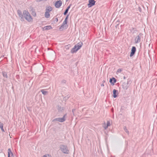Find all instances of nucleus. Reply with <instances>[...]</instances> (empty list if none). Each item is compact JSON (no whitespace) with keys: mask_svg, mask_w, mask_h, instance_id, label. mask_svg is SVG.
Listing matches in <instances>:
<instances>
[{"mask_svg":"<svg viewBox=\"0 0 157 157\" xmlns=\"http://www.w3.org/2000/svg\"><path fill=\"white\" fill-rule=\"evenodd\" d=\"M23 17L28 21L31 22L33 21V18L29 12L25 10L23 12Z\"/></svg>","mask_w":157,"mask_h":157,"instance_id":"f257e3e1","label":"nucleus"},{"mask_svg":"<svg viewBox=\"0 0 157 157\" xmlns=\"http://www.w3.org/2000/svg\"><path fill=\"white\" fill-rule=\"evenodd\" d=\"M82 44V43H78L77 45H75L74 47L72 49L71 51V52L73 53L76 52L78 49L80 48Z\"/></svg>","mask_w":157,"mask_h":157,"instance_id":"f03ea898","label":"nucleus"},{"mask_svg":"<svg viewBox=\"0 0 157 157\" xmlns=\"http://www.w3.org/2000/svg\"><path fill=\"white\" fill-rule=\"evenodd\" d=\"M142 35L141 33H140L135 38V41L136 43H137L140 41V38Z\"/></svg>","mask_w":157,"mask_h":157,"instance_id":"7ed1b4c3","label":"nucleus"},{"mask_svg":"<svg viewBox=\"0 0 157 157\" xmlns=\"http://www.w3.org/2000/svg\"><path fill=\"white\" fill-rule=\"evenodd\" d=\"M95 2L94 0H89L88 4V7H90L95 5Z\"/></svg>","mask_w":157,"mask_h":157,"instance_id":"20e7f679","label":"nucleus"},{"mask_svg":"<svg viewBox=\"0 0 157 157\" xmlns=\"http://www.w3.org/2000/svg\"><path fill=\"white\" fill-rule=\"evenodd\" d=\"M62 4V2L61 0L57 1L55 4V6L56 8H59Z\"/></svg>","mask_w":157,"mask_h":157,"instance_id":"39448f33","label":"nucleus"},{"mask_svg":"<svg viewBox=\"0 0 157 157\" xmlns=\"http://www.w3.org/2000/svg\"><path fill=\"white\" fill-rule=\"evenodd\" d=\"M136 51V48L135 47H132L131 50V52L130 54V56L131 57L132 56L135 54Z\"/></svg>","mask_w":157,"mask_h":157,"instance_id":"423d86ee","label":"nucleus"},{"mask_svg":"<svg viewBox=\"0 0 157 157\" xmlns=\"http://www.w3.org/2000/svg\"><path fill=\"white\" fill-rule=\"evenodd\" d=\"M52 27L51 25H48L43 28L42 29L44 31L50 30L52 29Z\"/></svg>","mask_w":157,"mask_h":157,"instance_id":"0eeeda50","label":"nucleus"},{"mask_svg":"<svg viewBox=\"0 0 157 157\" xmlns=\"http://www.w3.org/2000/svg\"><path fill=\"white\" fill-rule=\"evenodd\" d=\"M68 27L67 25H66L63 24H62V25L60 27L59 29H61V30H63V29H67Z\"/></svg>","mask_w":157,"mask_h":157,"instance_id":"6e6552de","label":"nucleus"},{"mask_svg":"<svg viewBox=\"0 0 157 157\" xmlns=\"http://www.w3.org/2000/svg\"><path fill=\"white\" fill-rule=\"evenodd\" d=\"M116 82V79L114 78H112L110 79L109 82L110 83H113V84L115 83Z\"/></svg>","mask_w":157,"mask_h":157,"instance_id":"1a4fd4ad","label":"nucleus"},{"mask_svg":"<svg viewBox=\"0 0 157 157\" xmlns=\"http://www.w3.org/2000/svg\"><path fill=\"white\" fill-rule=\"evenodd\" d=\"M50 16L49 13L48 11H46L45 14V17L46 18H48Z\"/></svg>","mask_w":157,"mask_h":157,"instance_id":"9d476101","label":"nucleus"},{"mask_svg":"<svg viewBox=\"0 0 157 157\" xmlns=\"http://www.w3.org/2000/svg\"><path fill=\"white\" fill-rule=\"evenodd\" d=\"M68 18V16H67V17H66V18H65L64 21L63 22V24L65 25H67V24Z\"/></svg>","mask_w":157,"mask_h":157,"instance_id":"9b49d317","label":"nucleus"},{"mask_svg":"<svg viewBox=\"0 0 157 157\" xmlns=\"http://www.w3.org/2000/svg\"><path fill=\"white\" fill-rule=\"evenodd\" d=\"M57 120L59 122H63L65 121V119L64 117H63L62 118H58L57 119Z\"/></svg>","mask_w":157,"mask_h":157,"instance_id":"f8f14e48","label":"nucleus"},{"mask_svg":"<svg viewBox=\"0 0 157 157\" xmlns=\"http://www.w3.org/2000/svg\"><path fill=\"white\" fill-rule=\"evenodd\" d=\"M10 155H13V153L11 152V149L9 148L8 151V157H10Z\"/></svg>","mask_w":157,"mask_h":157,"instance_id":"ddd939ff","label":"nucleus"},{"mask_svg":"<svg viewBox=\"0 0 157 157\" xmlns=\"http://www.w3.org/2000/svg\"><path fill=\"white\" fill-rule=\"evenodd\" d=\"M52 8L50 6H49V7H47V8L46 9V11H48L49 12L52 11Z\"/></svg>","mask_w":157,"mask_h":157,"instance_id":"4468645a","label":"nucleus"},{"mask_svg":"<svg viewBox=\"0 0 157 157\" xmlns=\"http://www.w3.org/2000/svg\"><path fill=\"white\" fill-rule=\"evenodd\" d=\"M0 128L2 132H4V129L3 128V124L1 122H0Z\"/></svg>","mask_w":157,"mask_h":157,"instance_id":"2eb2a0df","label":"nucleus"},{"mask_svg":"<svg viewBox=\"0 0 157 157\" xmlns=\"http://www.w3.org/2000/svg\"><path fill=\"white\" fill-rule=\"evenodd\" d=\"M70 6H68L67 7V8L66 9V10L65 11V12L64 13V15H66V14L68 12V11L69 10V9L70 8Z\"/></svg>","mask_w":157,"mask_h":157,"instance_id":"dca6fc26","label":"nucleus"},{"mask_svg":"<svg viewBox=\"0 0 157 157\" xmlns=\"http://www.w3.org/2000/svg\"><path fill=\"white\" fill-rule=\"evenodd\" d=\"M113 96L114 98H115L117 97V96L116 95V90L115 89H114L113 90Z\"/></svg>","mask_w":157,"mask_h":157,"instance_id":"f3484780","label":"nucleus"},{"mask_svg":"<svg viewBox=\"0 0 157 157\" xmlns=\"http://www.w3.org/2000/svg\"><path fill=\"white\" fill-rule=\"evenodd\" d=\"M3 77L7 78V74L6 72H4L2 73Z\"/></svg>","mask_w":157,"mask_h":157,"instance_id":"a211bd4d","label":"nucleus"},{"mask_svg":"<svg viewBox=\"0 0 157 157\" xmlns=\"http://www.w3.org/2000/svg\"><path fill=\"white\" fill-rule=\"evenodd\" d=\"M110 123L109 122L107 121V126L105 127V129L106 128L109 126H110Z\"/></svg>","mask_w":157,"mask_h":157,"instance_id":"6ab92c4d","label":"nucleus"},{"mask_svg":"<svg viewBox=\"0 0 157 157\" xmlns=\"http://www.w3.org/2000/svg\"><path fill=\"white\" fill-rule=\"evenodd\" d=\"M122 71V69H119L117 70V73L121 72Z\"/></svg>","mask_w":157,"mask_h":157,"instance_id":"aec40b11","label":"nucleus"},{"mask_svg":"<svg viewBox=\"0 0 157 157\" xmlns=\"http://www.w3.org/2000/svg\"><path fill=\"white\" fill-rule=\"evenodd\" d=\"M63 152L65 153H68V151L66 149L65 150H64L62 151Z\"/></svg>","mask_w":157,"mask_h":157,"instance_id":"412c9836","label":"nucleus"},{"mask_svg":"<svg viewBox=\"0 0 157 157\" xmlns=\"http://www.w3.org/2000/svg\"><path fill=\"white\" fill-rule=\"evenodd\" d=\"M41 92H42V93L43 94H46L47 93V92L45 91H44V90H41Z\"/></svg>","mask_w":157,"mask_h":157,"instance_id":"4be33fe9","label":"nucleus"},{"mask_svg":"<svg viewBox=\"0 0 157 157\" xmlns=\"http://www.w3.org/2000/svg\"><path fill=\"white\" fill-rule=\"evenodd\" d=\"M32 14L33 16H35L36 15V13L35 12L33 11L32 13Z\"/></svg>","mask_w":157,"mask_h":157,"instance_id":"5701e85b","label":"nucleus"},{"mask_svg":"<svg viewBox=\"0 0 157 157\" xmlns=\"http://www.w3.org/2000/svg\"><path fill=\"white\" fill-rule=\"evenodd\" d=\"M42 157H51V156L48 155H44Z\"/></svg>","mask_w":157,"mask_h":157,"instance_id":"b1692460","label":"nucleus"},{"mask_svg":"<svg viewBox=\"0 0 157 157\" xmlns=\"http://www.w3.org/2000/svg\"><path fill=\"white\" fill-rule=\"evenodd\" d=\"M56 20L57 21H58V19L57 18H56Z\"/></svg>","mask_w":157,"mask_h":157,"instance_id":"393cba45","label":"nucleus"},{"mask_svg":"<svg viewBox=\"0 0 157 157\" xmlns=\"http://www.w3.org/2000/svg\"><path fill=\"white\" fill-rule=\"evenodd\" d=\"M101 86H103L104 85H103V84H102V85H101Z\"/></svg>","mask_w":157,"mask_h":157,"instance_id":"a878e982","label":"nucleus"}]
</instances>
